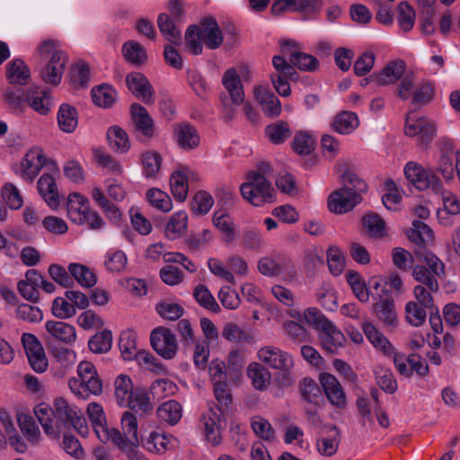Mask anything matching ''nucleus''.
<instances>
[{
    "label": "nucleus",
    "instance_id": "obj_1",
    "mask_svg": "<svg viewBox=\"0 0 460 460\" xmlns=\"http://www.w3.org/2000/svg\"><path fill=\"white\" fill-rule=\"evenodd\" d=\"M214 394L220 406L210 407L208 412L202 417V423L207 439L214 446L221 442V430L226 427V420L222 418L223 410L221 407H227L232 397L227 388L226 382L213 384Z\"/></svg>",
    "mask_w": 460,
    "mask_h": 460
},
{
    "label": "nucleus",
    "instance_id": "obj_2",
    "mask_svg": "<svg viewBox=\"0 0 460 460\" xmlns=\"http://www.w3.org/2000/svg\"><path fill=\"white\" fill-rule=\"evenodd\" d=\"M418 263L412 267V277L419 285L431 291H438V280L445 278V265L434 253L428 251H414Z\"/></svg>",
    "mask_w": 460,
    "mask_h": 460
},
{
    "label": "nucleus",
    "instance_id": "obj_3",
    "mask_svg": "<svg viewBox=\"0 0 460 460\" xmlns=\"http://www.w3.org/2000/svg\"><path fill=\"white\" fill-rule=\"evenodd\" d=\"M40 55H51L49 60L40 70L41 79L49 84L58 85L61 82L65 66L68 61L67 55L57 49V41L52 39L46 40L39 46Z\"/></svg>",
    "mask_w": 460,
    "mask_h": 460
},
{
    "label": "nucleus",
    "instance_id": "obj_4",
    "mask_svg": "<svg viewBox=\"0 0 460 460\" xmlns=\"http://www.w3.org/2000/svg\"><path fill=\"white\" fill-rule=\"evenodd\" d=\"M240 191L244 199L256 207L274 201L275 190L271 182L260 173L249 172L246 181L240 186Z\"/></svg>",
    "mask_w": 460,
    "mask_h": 460
},
{
    "label": "nucleus",
    "instance_id": "obj_5",
    "mask_svg": "<svg viewBox=\"0 0 460 460\" xmlns=\"http://www.w3.org/2000/svg\"><path fill=\"white\" fill-rule=\"evenodd\" d=\"M121 428L123 433L114 428L110 429L109 441L116 446L120 451L127 454H132L139 443L137 438V418L131 412L125 411L121 417Z\"/></svg>",
    "mask_w": 460,
    "mask_h": 460
},
{
    "label": "nucleus",
    "instance_id": "obj_6",
    "mask_svg": "<svg viewBox=\"0 0 460 460\" xmlns=\"http://www.w3.org/2000/svg\"><path fill=\"white\" fill-rule=\"evenodd\" d=\"M285 55H276L272 58V66L276 72L270 75L271 83L277 93L284 97L291 93L289 80L296 81L298 75L296 72L293 64L287 61Z\"/></svg>",
    "mask_w": 460,
    "mask_h": 460
},
{
    "label": "nucleus",
    "instance_id": "obj_7",
    "mask_svg": "<svg viewBox=\"0 0 460 460\" xmlns=\"http://www.w3.org/2000/svg\"><path fill=\"white\" fill-rule=\"evenodd\" d=\"M404 133L408 137L418 136V146L427 149L437 135V126L425 117H417L412 111L405 119Z\"/></svg>",
    "mask_w": 460,
    "mask_h": 460
},
{
    "label": "nucleus",
    "instance_id": "obj_8",
    "mask_svg": "<svg viewBox=\"0 0 460 460\" xmlns=\"http://www.w3.org/2000/svg\"><path fill=\"white\" fill-rule=\"evenodd\" d=\"M404 176L407 181L419 190L428 188L435 193L441 191V181L431 171L424 169L415 162H408L404 166Z\"/></svg>",
    "mask_w": 460,
    "mask_h": 460
},
{
    "label": "nucleus",
    "instance_id": "obj_9",
    "mask_svg": "<svg viewBox=\"0 0 460 460\" xmlns=\"http://www.w3.org/2000/svg\"><path fill=\"white\" fill-rule=\"evenodd\" d=\"M150 341L153 349L165 359H172L178 351L174 333L168 328L158 327L152 331Z\"/></svg>",
    "mask_w": 460,
    "mask_h": 460
},
{
    "label": "nucleus",
    "instance_id": "obj_10",
    "mask_svg": "<svg viewBox=\"0 0 460 460\" xmlns=\"http://www.w3.org/2000/svg\"><path fill=\"white\" fill-rule=\"evenodd\" d=\"M317 451L321 456H332L339 448L341 434L340 429L332 423L323 424L317 432Z\"/></svg>",
    "mask_w": 460,
    "mask_h": 460
},
{
    "label": "nucleus",
    "instance_id": "obj_11",
    "mask_svg": "<svg viewBox=\"0 0 460 460\" xmlns=\"http://www.w3.org/2000/svg\"><path fill=\"white\" fill-rule=\"evenodd\" d=\"M297 48L295 40H288L281 42V54L287 55L294 68L303 71H314L318 66V60L310 54L300 51H292V49Z\"/></svg>",
    "mask_w": 460,
    "mask_h": 460
},
{
    "label": "nucleus",
    "instance_id": "obj_12",
    "mask_svg": "<svg viewBox=\"0 0 460 460\" xmlns=\"http://www.w3.org/2000/svg\"><path fill=\"white\" fill-rule=\"evenodd\" d=\"M361 200L360 194L349 192L347 188H341L331 193L328 198V206L332 212L344 214L352 210Z\"/></svg>",
    "mask_w": 460,
    "mask_h": 460
},
{
    "label": "nucleus",
    "instance_id": "obj_13",
    "mask_svg": "<svg viewBox=\"0 0 460 460\" xmlns=\"http://www.w3.org/2000/svg\"><path fill=\"white\" fill-rule=\"evenodd\" d=\"M126 84L128 90L146 104L155 102V91L148 79L139 72L127 75Z\"/></svg>",
    "mask_w": 460,
    "mask_h": 460
},
{
    "label": "nucleus",
    "instance_id": "obj_14",
    "mask_svg": "<svg viewBox=\"0 0 460 460\" xmlns=\"http://www.w3.org/2000/svg\"><path fill=\"white\" fill-rule=\"evenodd\" d=\"M47 163L48 159L41 149H31L21 162L22 177L31 182Z\"/></svg>",
    "mask_w": 460,
    "mask_h": 460
},
{
    "label": "nucleus",
    "instance_id": "obj_15",
    "mask_svg": "<svg viewBox=\"0 0 460 460\" xmlns=\"http://www.w3.org/2000/svg\"><path fill=\"white\" fill-rule=\"evenodd\" d=\"M261 361L275 369H288L293 367L292 358L285 351L273 346H266L259 349Z\"/></svg>",
    "mask_w": 460,
    "mask_h": 460
},
{
    "label": "nucleus",
    "instance_id": "obj_16",
    "mask_svg": "<svg viewBox=\"0 0 460 460\" xmlns=\"http://www.w3.org/2000/svg\"><path fill=\"white\" fill-rule=\"evenodd\" d=\"M320 383L329 402L337 408L346 406V395L338 379L332 374L322 373Z\"/></svg>",
    "mask_w": 460,
    "mask_h": 460
},
{
    "label": "nucleus",
    "instance_id": "obj_17",
    "mask_svg": "<svg viewBox=\"0 0 460 460\" xmlns=\"http://www.w3.org/2000/svg\"><path fill=\"white\" fill-rule=\"evenodd\" d=\"M130 113L134 128L145 138L150 139L155 135L154 120L146 109L139 103L130 106Z\"/></svg>",
    "mask_w": 460,
    "mask_h": 460
},
{
    "label": "nucleus",
    "instance_id": "obj_18",
    "mask_svg": "<svg viewBox=\"0 0 460 460\" xmlns=\"http://www.w3.org/2000/svg\"><path fill=\"white\" fill-rule=\"evenodd\" d=\"M408 239L416 248L414 251H426L425 248L431 244L434 234L431 228L425 223L414 220L412 226L405 232Z\"/></svg>",
    "mask_w": 460,
    "mask_h": 460
},
{
    "label": "nucleus",
    "instance_id": "obj_19",
    "mask_svg": "<svg viewBox=\"0 0 460 460\" xmlns=\"http://www.w3.org/2000/svg\"><path fill=\"white\" fill-rule=\"evenodd\" d=\"M202 41L209 49H218L223 42V33L215 18L204 17L200 22Z\"/></svg>",
    "mask_w": 460,
    "mask_h": 460
},
{
    "label": "nucleus",
    "instance_id": "obj_20",
    "mask_svg": "<svg viewBox=\"0 0 460 460\" xmlns=\"http://www.w3.org/2000/svg\"><path fill=\"white\" fill-rule=\"evenodd\" d=\"M174 137L179 146L187 151L197 148L200 142L197 129L188 122L175 126Z\"/></svg>",
    "mask_w": 460,
    "mask_h": 460
},
{
    "label": "nucleus",
    "instance_id": "obj_21",
    "mask_svg": "<svg viewBox=\"0 0 460 460\" xmlns=\"http://www.w3.org/2000/svg\"><path fill=\"white\" fill-rule=\"evenodd\" d=\"M87 414L98 438L103 443L109 442L111 429L106 424L102 407L99 403L91 402L87 407Z\"/></svg>",
    "mask_w": 460,
    "mask_h": 460
},
{
    "label": "nucleus",
    "instance_id": "obj_22",
    "mask_svg": "<svg viewBox=\"0 0 460 460\" xmlns=\"http://www.w3.org/2000/svg\"><path fill=\"white\" fill-rule=\"evenodd\" d=\"M38 190L45 202L52 209L59 206V196L56 180L50 173H43L38 181Z\"/></svg>",
    "mask_w": 460,
    "mask_h": 460
},
{
    "label": "nucleus",
    "instance_id": "obj_23",
    "mask_svg": "<svg viewBox=\"0 0 460 460\" xmlns=\"http://www.w3.org/2000/svg\"><path fill=\"white\" fill-rule=\"evenodd\" d=\"M373 305V312L385 324L394 327L398 323L397 314L392 296H385Z\"/></svg>",
    "mask_w": 460,
    "mask_h": 460
},
{
    "label": "nucleus",
    "instance_id": "obj_24",
    "mask_svg": "<svg viewBox=\"0 0 460 460\" xmlns=\"http://www.w3.org/2000/svg\"><path fill=\"white\" fill-rule=\"evenodd\" d=\"M254 94L266 116L277 117L280 114L281 104L279 98L273 93L265 87L258 86L254 90Z\"/></svg>",
    "mask_w": 460,
    "mask_h": 460
},
{
    "label": "nucleus",
    "instance_id": "obj_25",
    "mask_svg": "<svg viewBox=\"0 0 460 460\" xmlns=\"http://www.w3.org/2000/svg\"><path fill=\"white\" fill-rule=\"evenodd\" d=\"M319 338L323 349L329 353H335L345 341L343 333L332 322L320 332Z\"/></svg>",
    "mask_w": 460,
    "mask_h": 460
},
{
    "label": "nucleus",
    "instance_id": "obj_26",
    "mask_svg": "<svg viewBox=\"0 0 460 460\" xmlns=\"http://www.w3.org/2000/svg\"><path fill=\"white\" fill-rule=\"evenodd\" d=\"M88 204V199L83 195L77 192L70 194L67 200V215L69 218L78 225L84 224Z\"/></svg>",
    "mask_w": 460,
    "mask_h": 460
},
{
    "label": "nucleus",
    "instance_id": "obj_27",
    "mask_svg": "<svg viewBox=\"0 0 460 460\" xmlns=\"http://www.w3.org/2000/svg\"><path fill=\"white\" fill-rule=\"evenodd\" d=\"M45 328L53 339L66 344H71L76 339L75 327L65 322L48 321L45 323Z\"/></svg>",
    "mask_w": 460,
    "mask_h": 460
},
{
    "label": "nucleus",
    "instance_id": "obj_28",
    "mask_svg": "<svg viewBox=\"0 0 460 460\" xmlns=\"http://www.w3.org/2000/svg\"><path fill=\"white\" fill-rule=\"evenodd\" d=\"M180 21L172 18L168 13H162L157 17V25L160 32L169 42L179 45L181 40V30L177 23Z\"/></svg>",
    "mask_w": 460,
    "mask_h": 460
},
{
    "label": "nucleus",
    "instance_id": "obj_29",
    "mask_svg": "<svg viewBox=\"0 0 460 460\" xmlns=\"http://www.w3.org/2000/svg\"><path fill=\"white\" fill-rule=\"evenodd\" d=\"M6 77L11 84L25 85L31 78V70L22 58H15L6 66Z\"/></svg>",
    "mask_w": 460,
    "mask_h": 460
},
{
    "label": "nucleus",
    "instance_id": "obj_30",
    "mask_svg": "<svg viewBox=\"0 0 460 460\" xmlns=\"http://www.w3.org/2000/svg\"><path fill=\"white\" fill-rule=\"evenodd\" d=\"M54 420L57 429L61 428H68V423L72 421L77 414L74 409L64 398H57L54 401Z\"/></svg>",
    "mask_w": 460,
    "mask_h": 460
},
{
    "label": "nucleus",
    "instance_id": "obj_31",
    "mask_svg": "<svg viewBox=\"0 0 460 460\" xmlns=\"http://www.w3.org/2000/svg\"><path fill=\"white\" fill-rule=\"evenodd\" d=\"M405 69L406 64L402 60L390 62L376 75V82L379 85L394 84L404 75Z\"/></svg>",
    "mask_w": 460,
    "mask_h": 460
},
{
    "label": "nucleus",
    "instance_id": "obj_32",
    "mask_svg": "<svg viewBox=\"0 0 460 460\" xmlns=\"http://www.w3.org/2000/svg\"><path fill=\"white\" fill-rule=\"evenodd\" d=\"M27 103L35 111L46 115L51 106V99L48 91H40L39 87L31 88L27 93Z\"/></svg>",
    "mask_w": 460,
    "mask_h": 460
},
{
    "label": "nucleus",
    "instance_id": "obj_33",
    "mask_svg": "<svg viewBox=\"0 0 460 460\" xmlns=\"http://www.w3.org/2000/svg\"><path fill=\"white\" fill-rule=\"evenodd\" d=\"M223 84L228 91L232 102L235 104L243 102L244 93L239 75L234 69H228L223 75Z\"/></svg>",
    "mask_w": 460,
    "mask_h": 460
},
{
    "label": "nucleus",
    "instance_id": "obj_34",
    "mask_svg": "<svg viewBox=\"0 0 460 460\" xmlns=\"http://www.w3.org/2000/svg\"><path fill=\"white\" fill-rule=\"evenodd\" d=\"M69 387L75 395L84 400L88 399L91 394L99 395L102 392V383L98 374L84 387L81 384L77 383L76 378H71L69 380Z\"/></svg>",
    "mask_w": 460,
    "mask_h": 460
},
{
    "label": "nucleus",
    "instance_id": "obj_35",
    "mask_svg": "<svg viewBox=\"0 0 460 460\" xmlns=\"http://www.w3.org/2000/svg\"><path fill=\"white\" fill-rule=\"evenodd\" d=\"M215 226L220 230L224 242L232 243L236 237V227L228 214L217 211L213 216Z\"/></svg>",
    "mask_w": 460,
    "mask_h": 460
},
{
    "label": "nucleus",
    "instance_id": "obj_36",
    "mask_svg": "<svg viewBox=\"0 0 460 460\" xmlns=\"http://www.w3.org/2000/svg\"><path fill=\"white\" fill-rule=\"evenodd\" d=\"M57 119L62 131L72 133L78 123L76 109L68 103H63L58 109Z\"/></svg>",
    "mask_w": 460,
    "mask_h": 460
},
{
    "label": "nucleus",
    "instance_id": "obj_37",
    "mask_svg": "<svg viewBox=\"0 0 460 460\" xmlns=\"http://www.w3.org/2000/svg\"><path fill=\"white\" fill-rule=\"evenodd\" d=\"M362 329L366 337L374 345V347L381 349L386 355L394 353V348L373 323L367 322L363 323Z\"/></svg>",
    "mask_w": 460,
    "mask_h": 460
},
{
    "label": "nucleus",
    "instance_id": "obj_38",
    "mask_svg": "<svg viewBox=\"0 0 460 460\" xmlns=\"http://www.w3.org/2000/svg\"><path fill=\"white\" fill-rule=\"evenodd\" d=\"M107 140L112 150L117 153H126L130 147L127 132L119 126L114 125L107 131Z\"/></svg>",
    "mask_w": 460,
    "mask_h": 460
},
{
    "label": "nucleus",
    "instance_id": "obj_39",
    "mask_svg": "<svg viewBox=\"0 0 460 460\" xmlns=\"http://www.w3.org/2000/svg\"><path fill=\"white\" fill-rule=\"evenodd\" d=\"M247 375L257 390H265L270 383L271 375L261 364L252 362L248 366Z\"/></svg>",
    "mask_w": 460,
    "mask_h": 460
},
{
    "label": "nucleus",
    "instance_id": "obj_40",
    "mask_svg": "<svg viewBox=\"0 0 460 460\" xmlns=\"http://www.w3.org/2000/svg\"><path fill=\"white\" fill-rule=\"evenodd\" d=\"M188 216L185 211L174 213L165 226V235L170 240L181 237L187 230Z\"/></svg>",
    "mask_w": 460,
    "mask_h": 460
},
{
    "label": "nucleus",
    "instance_id": "obj_41",
    "mask_svg": "<svg viewBox=\"0 0 460 460\" xmlns=\"http://www.w3.org/2000/svg\"><path fill=\"white\" fill-rule=\"evenodd\" d=\"M68 271L73 278V281L76 280V282L83 288H92L97 282V278L94 272L83 264L70 263L68 265Z\"/></svg>",
    "mask_w": 460,
    "mask_h": 460
},
{
    "label": "nucleus",
    "instance_id": "obj_42",
    "mask_svg": "<svg viewBox=\"0 0 460 460\" xmlns=\"http://www.w3.org/2000/svg\"><path fill=\"white\" fill-rule=\"evenodd\" d=\"M177 445L178 441L173 436L153 432L147 439L146 448L149 451L164 453L166 450L174 448Z\"/></svg>",
    "mask_w": 460,
    "mask_h": 460
},
{
    "label": "nucleus",
    "instance_id": "obj_43",
    "mask_svg": "<svg viewBox=\"0 0 460 460\" xmlns=\"http://www.w3.org/2000/svg\"><path fill=\"white\" fill-rule=\"evenodd\" d=\"M265 135L271 143L280 145L291 137V130L288 122L279 120L265 128Z\"/></svg>",
    "mask_w": 460,
    "mask_h": 460
},
{
    "label": "nucleus",
    "instance_id": "obj_44",
    "mask_svg": "<svg viewBox=\"0 0 460 460\" xmlns=\"http://www.w3.org/2000/svg\"><path fill=\"white\" fill-rule=\"evenodd\" d=\"M34 413L48 435L57 433L54 420V410L47 403H40L34 408Z\"/></svg>",
    "mask_w": 460,
    "mask_h": 460
},
{
    "label": "nucleus",
    "instance_id": "obj_45",
    "mask_svg": "<svg viewBox=\"0 0 460 460\" xmlns=\"http://www.w3.org/2000/svg\"><path fill=\"white\" fill-rule=\"evenodd\" d=\"M358 126V119L356 113L342 111L338 114L332 124L333 130L340 134H349Z\"/></svg>",
    "mask_w": 460,
    "mask_h": 460
},
{
    "label": "nucleus",
    "instance_id": "obj_46",
    "mask_svg": "<svg viewBox=\"0 0 460 460\" xmlns=\"http://www.w3.org/2000/svg\"><path fill=\"white\" fill-rule=\"evenodd\" d=\"M159 419L171 425L176 424L181 418V406L175 400H169L157 409Z\"/></svg>",
    "mask_w": 460,
    "mask_h": 460
},
{
    "label": "nucleus",
    "instance_id": "obj_47",
    "mask_svg": "<svg viewBox=\"0 0 460 460\" xmlns=\"http://www.w3.org/2000/svg\"><path fill=\"white\" fill-rule=\"evenodd\" d=\"M193 296L201 307L216 314L221 311L220 305L205 285H198L193 290Z\"/></svg>",
    "mask_w": 460,
    "mask_h": 460
},
{
    "label": "nucleus",
    "instance_id": "obj_48",
    "mask_svg": "<svg viewBox=\"0 0 460 460\" xmlns=\"http://www.w3.org/2000/svg\"><path fill=\"white\" fill-rule=\"evenodd\" d=\"M122 53L128 62L135 65H142L147 59L145 48L140 43L133 40L126 41L123 44Z\"/></svg>",
    "mask_w": 460,
    "mask_h": 460
},
{
    "label": "nucleus",
    "instance_id": "obj_49",
    "mask_svg": "<svg viewBox=\"0 0 460 460\" xmlns=\"http://www.w3.org/2000/svg\"><path fill=\"white\" fill-rule=\"evenodd\" d=\"M17 422L28 441L37 444L40 438V432L33 418L28 414L20 413L17 415Z\"/></svg>",
    "mask_w": 460,
    "mask_h": 460
},
{
    "label": "nucleus",
    "instance_id": "obj_50",
    "mask_svg": "<svg viewBox=\"0 0 460 460\" xmlns=\"http://www.w3.org/2000/svg\"><path fill=\"white\" fill-rule=\"evenodd\" d=\"M116 96V91L108 84H102L92 90L93 102L102 108L111 107L115 102Z\"/></svg>",
    "mask_w": 460,
    "mask_h": 460
},
{
    "label": "nucleus",
    "instance_id": "obj_51",
    "mask_svg": "<svg viewBox=\"0 0 460 460\" xmlns=\"http://www.w3.org/2000/svg\"><path fill=\"white\" fill-rule=\"evenodd\" d=\"M119 348L125 360H131L137 357L136 334L127 330L121 332L119 340Z\"/></svg>",
    "mask_w": 460,
    "mask_h": 460
},
{
    "label": "nucleus",
    "instance_id": "obj_52",
    "mask_svg": "<svg viewBox=\"0 0 460 460\" xmlns=\"http://www.w3.org/2000/svg\"><path fill=\"white\" fill-rule=\"evenodd\" d=\"M341 188H347L349 192H355L361 195L367 190V185L356 172L346 170L341 175Z\"/></svg>",
    "mask_w": 460,
    "mask_h": 460
},
{
    "label": "nucleus",
    "instance_id": "obj_53",
    "mask_svg": "<svg viewBox=\"0 0 460 460\" xmlns=\"http://www.w3.org/2000/svg\"><path fill=\"white\" fill-rule=\"evenodd\" d=\"M132 386V381L129 376L119 375L116 378L114 382L115 397L119 405L126 404L131 394L134 393Z\"/></svg>",
    "mask_w": 460,
    "mask_h": 460
},
{
    "label": "nucleus",
    "instance_id": "obj_54",
    "mask_svg": "<svg viewBox=\"0 0 460 460\" xmlns=\"http://www.w3.org/2000/svg\"><path fill=\"white\" fill-rule=\"evenodd\" d=\"M170 185L175 199L179 201L185 200L189 190L186 174L180 171L172 172L170 179Z\"/></svg>",
    "mask_w": 460,
    "mask_h": 460
},
{
    "label": "nucleus",
    "instance_id": "obj_55",
    "mask_svg": "<svg viewBox=\"0 0 460 460\" xmlns=\"http://www.w3.org/2000/svg\"><path fill=\"white\" fill-rule=\"evenodd\" d=\"M397 21L400 28L404 31H410L415 22V11L407 2H401L397 6Z\"/></svg>",
    "mask_w": 460,
    "mask_h": 460
},
{
    "label": "nucleus",
    "instance_id": "obj_56",
    "mask_svg": "<svg viewBox=\"0 0 460 460\" xmlns=\"http://www.w3.org/2000/svg\"><path fill=\"white\" fill-rule=\"evenodd\" d=\"M112 334L111 331L104 330L96 333L88 341V347L94 353H105L111 348Z\"/></svg>",
    "mask_w": 460,
    "mask_h": 460
},
{
    "label": "nucleus",
    "instance_id": "obj_57",
    "mask_svg": "<svg viewBox=\"0 0 460 460\" xmlns=\"http://www.w3.org/2000/svg\"><path fill=\"white\" fill-rule=\"evenodd\" d=\"M300 393L303 398L308 402L318 404L319 401L322 400V392L317 383L309 377H305L301 380Z\"/></svg>",
    "mask_w": 460,
    "mask_h": 460
},
{
    "label": "nucleus",
    "instance_id": "obj_58",
    "mask_svg": "<svg viewBox=\"0 0 460 460\" xmlns=\"http://www.w3.org/2000/svg\"><path fill=\"white\" fill-rule=\"evenodd\" d=\"M363 225L367 228L368 234L379 238L385 234V223L376 213L371 212L363 217Z\"/></svg>",
    "mask_w": 460,
    "mask_h": 460
},
{
    "label": "nucleus",
    "instance_id": "obj_59",
    "mask_svg": "<svg viewBox=\"0 0 460 460\" xmlns=\"http://www.w3.org/2000/svg\"><path fill=\"white\" fill-rule=\"evenodd\" d=\"M146 199L150 204L163 212H168L172 209V199L169 195L163 190L152 188L146 192Z\"/></svg>",
    "mask_w": 460,
    "mask_h": 460
},
{
    "label": "nucleus",
    "instance_id": "obj_60",
    "mask_svg": "<svg viewBox=\"0 0 460 460\" xmlns=\"http://www.w3.org/2000/svg\"><path fill=\"white\" fill-rule=\"evenodd\" d=\"M125 405H128L135 411H141L144 413L150 411L153 408L147 393L141 390H135Z\"/></svg>",
    "mask_w": 460,
    "mask_h": 460
},
{
    "label": "nucleus",
    "instance_id": "obj_61",
    "mask_svg": "<svg viewBox=\"0 0 460 460\" xmlns=\"http://www.w3.org/2000/svg\"><path fill=\"white\" fill-rule=\"evenodd\" d=\"M161 155L156 152H146L142 155L144 174L146 178L155 177L160 170Z\"/></svg>",
    "mask_w": 460,
    "mask_h": 460
},
{
    "label": "nucleus",
    "instance_id": "obj_62",
    "mask_svg": "<svg viewBox=\"0 0 460 460\" xmlns=\"http://www.w3.org/2000/svg\"><path fill=\"white\" fill-rule=\"evenodd\" d=\"M284 259L264 257L259 261L258 270L265 276H278L283 272Z\"/></svg>",
    "mask_w": 460,
    "mask_h": 460
},
{
    "label": "nucleus",
    "instance_id": "obj_63",
    "mask_svg": "<svg viewBox=\"0 0 460 460\" xmlns=\"http://www.w3.org/2000/svg\"><path fill=\"white\" fill-rule=\"evenodd\" d=\"M201 40V27L199 28L198 25L189 26L185 32V40L190 51L193 55H199L202 53L203 47Z\"/></svg>",
    "mask_w": 460,
    "mask_h": 460
},
{
    "label": "nucleus",
    "instance_id": "obj_64",
    "mask_svg": "<svg viewBox=\"0 0 460 460\" xmlns=\"http://www.w3.org/2000/svg\"><path fill=\"white\" fill-rule=\"evenodd\" d=\"M426 308L411 301L406 304L405 312L407 321L413 326H420L426 320Z\"/></svg>",
    "mask_w": 460,
    "mask_h": 460
}]
</instances>
